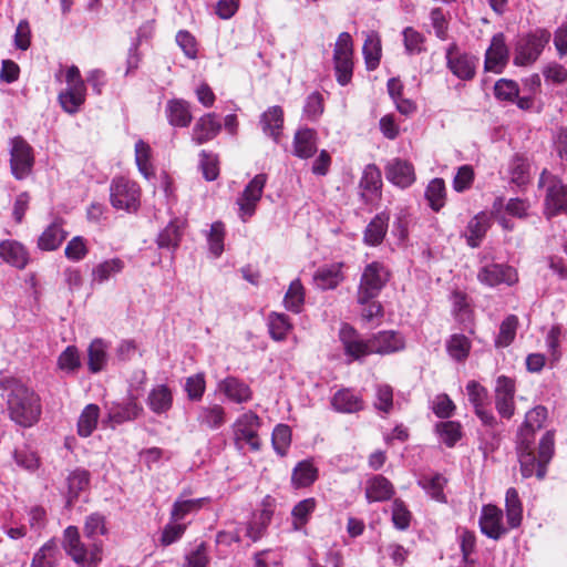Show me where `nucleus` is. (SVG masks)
I'll list each match as a JSON object with an SVG mask.
<instances>
[{
  "label": "nucleus",
  "mask_w": 567,
  "mask_h": 567,
  "mask_svg": "<svg viewBox=\"0 0 567 567\" xmlns=\"http://www.w3.org/2000/svg\"><path fill=\"white\" fill-rule=\"evenodd\" d=\"M449 354L457 360H465L470 353L471 342L463 334H453L446 344Z\"/></svg>",
  "instance_id": "54"
},
{
  "label": "nucleus",
  "mask_w": 567,
  "mask_h": 567,
  "mask_svg": "<svg viewBox=\"0 0 567 567\" xmlns=\"http://www.w3.org/2000/svg\"><path fill=\"white\" fill-rule=\"evenodd\" d=\"M317 478V468L308 461L300 462L293 470L291 482L296 487H307Z\"/></svg>",
  "instance_id": "49"
},
{
  "label": "nucleus",
  "mask_w": 567,
  "mask_h": 567,
  "mask_svg": "<svg viewBox=\"0 0 567 567\" xmlns=\"http://www.w3.org/2000/svg\"><path fill=\"white\" fill-rule=\"evenodd\" d=\"M385 177L392 184L405 188L415 181L414 167L401 158H393L385 166Z\"/></svg>",
  "instance_id": "19"
},
{
  "label": "nucleus",
  "mask_w": 567,
  "mask_h": 567,
  "mask_svg": "<svg viewBox=\"0 0 567 567\" xmlns=\"http://www.w3.org/2000/svg\"><path fill=\"white\" fill-rule=\"evenodd\" d=\"M505 508L508 528H517L523 519V505L518 492L511 487L506 491Z\"/></svg>",
  "instance_id": "36"
},
{
  "label": "nucleus",
  "mask_w": 567,
  "mask_h": 567,
  "mask_svg": "<svg viewBox=\"0 0 567 567\" xmlns=\"http://www.w3.org/2000/svg\"><path fill=\"white\" fill-rule=\"evenodd\" d=\"M125 268V262L121 258H111L97 264L92 269V280L97 284L107 281L112 276L117 275Z\"/></svg>",
  "instance_id": "38"
},
{
  "label": "nucleus",
  "mask_w": 567,
  "mask_h": 567,
  "mask_svg": "<svg viewBox=\"0 0 567 567\" xmlns=\"http://www.w3.org/2000/svg\"><path fill=\"white\" fill-rule=\"evenodd\" d=\"M225 227L223 223L212 224L208 234L209 250L215 257H219L224 251Z\"/></svg>",
  "instance_id": "57"
},
{
  "label": "nucleus",
  "mask_w": 567,
  "mask_h": 567,
  "mask_svg": "<svg viewBox=\"0 0 567 567\" xmlns=\"http://www.w3.org/2000/svg\"><path fill=\"white\" fill-rule=\"evenodd\" d=\"M417 483L433 499L446 502L443 492L446 480L441 474L423 475Z\"/></svg>",
  "instance_id": "45"
},
{
  "label": "nucleus",
  "mask_w": 567,
  "mask_h": 567,
  "mask_svg": "<svg viewBox=\"0 0 567 567\" xmlns=\"http://www.w3.org/2000/svg\"><path fill=\"white\" fill-rule=\"evenodd\" d=\"M352 39L348 32L339 34L334 44L333 62L337 81L340 85H347L352 78Z\"/></svg>",
  "instance_id": "7"
},
{
  "label": "nucleus",
  "mask_w": 567,
  "mask_h": 567,
  "mask_svg": "<svg viewBox=\"0 0 567 567\" xmlns=\"http://www.w3.org/2000/svg\"><path fill=\"white\" fill-rule=\"evenodd\" d=\"M32 147L21 137L11 140L10 165L16 178L27 177L33 166Z\"/></svg>",
  "instance_id": "10"
},
{
  "label": "nucleus",
  "mask_w": 567,
  "mask_h": 567,
  "mask_svg": "<svg viewBox=\"0 0 567 567\" xmlns=\"http://www.w3.org/2000/svg\"><path fill=\"white\" fill-rule=\"evenodd\" d=\"M207 502L208 498L205 497L194 499L177 498L172 507L171 519L175 523L182 520L188 514L198 512Z\"/></svg>",
  "instance_id": "43"
},
{
  "label": "nucleus",
  "mask_w": 567,
  "mask_h": 567,
  "mask_svg": "<svg viewBox=\"0 0 567 567\" xmlns=\"http://www.w3.org/2000/svg\"><path fill=\"white\" fill-rule=\"evenodd\" d=\"M530 439H518L517 450L520 471L524 477L536 475L539 480L546 475V465L554 454V433L547 431L539 442L538 454H535Z\"/></svg>",
  "instance_id": "3"
},
{
  "label": "nucleus",
  "mask_w": 567,
  "mask_h": 567,
  "mask_svg": "<svg viewBox=\"0 0 567 567\" xmlns=\"http://www.w3.org/2000/svg\"><path fill=\"white\" fill-rule=\"evenodd\" d=\"M403 41L409 54H416L423 50L424 37L411 27L403 30Z\"/></svg>",
  "instance_id": "63"
},
{
  "label": "nucleus",
  "mask_w": 567,
  "mask_h": 567,
  "mask_svg": "<svg viewBox=\"0 0 567 567\" xmlns=\"http://www.w3.org/2000/svg\"><path fill=\"white\" fill-rule=\"evenodd\" d=\"M107 344L102 339L93 340L87 349V365L92 373L100 372L107 362Z\"/></svg>",
  "instance_id": "41"
},
{
  "label": "nucleus",
  "mask_w": 567,
  "mask_h": 567,
  "mask_svg": "<svg viewBox=\"0 0 567 567\" xmlns=\"http://www.w3.org/2000/svg\"><path fill=\"white\" fill-rule=\"evenodd\" d=\"M344 353L353 360H359L371 353L370 339L363 341L349 324H343L339 332Z\"/></svg>",
  "instance_id": "17"
},
{
  "label": "nucleus",
  "mask_w": 567,
  "mask_h": 567,
  "mask_svg": "<svg viewBox=\"0 0 567 567\" xmlns=\"http://www.w3.org/2000/svg\"><path fill=\"white\" fill-rule=\"evenodd\" d=\"M90 474L85 470H75L68 476L69 503L89 486Z\"/></svg>",
  "instance_id": "53"
},
{
  "label": "nucleus",
  "mask_w": 567,
  "mask_h": 567,
  "mask_svg": "<svg viewBox=\"0 0 567 567\" xmlns=\"http://www.w3.org/2000/svg\"><path fill=\"white\" fill-rule=\"evenodd\" d=\"M221 130V124L215 113L199 117L192 130V140L202 145L215 138Z\"/></svg>",
  "instance_id": "21"
},
{
  "label": "nucleus",
  "mask_w": 567,
  "mask_h": 567,
  "mask_svg": "<svg viewBox=\"0 0 567 567\" xmlns=\"http://www.w3.org/2000/svg\"><path fill=\"white\" fill-rule=\"evenodd\" d=\"M436 431L441 440L447 445L453 446L461 437V426L453 421L441 422L436 425Z\"/></svg>",
  "instance_id": "58"
},
{
  "label": "nucleus",
  "mask_w": 567,
  "mask_h": 567,
  "mask_svg": "<svg viewBox=\"0 0 567 567\" xmlns=\"http://www.w3.org/2000/svg\"><path fill=\"white\" fill-rule=\"evenodd\" d=\"M99 417L100 408L96 404H87L79 416L78 434L81 437H89L96 429Z\"/></svg>",
  "instance_id": "40"
},
{
  "label": "nucleus",
  "mask_w": 567,
  "mask_h": 567,
  "mask_svg": "<svg viewBox=\"0 0 567 567\" xmlns=\"http://www.w3.org/2000/svg\"><path fill=\"white\" fill-rule=\"evenodd\" d=\"M316 508L315 498H306L300 501L292 509L293 526L296 529H300L307 524L309 516Z\"/></svg>",
  "instance_id": "55"
},
{
  "label": "nucleus",
  "mask_w": 567,
  "mask_h": 567,
  "mask_svg": "<svg viewBox=\"0 0 567 567\" xmlns=\"http://www.w3.org/2000/svg\"><path fill=\"white\" fill-rule=\"evenodd\" d=\"M547 409L538 405L526 413L525 422L519 431L518 439H530L534 441V433L544 426L547 420Z\"/></svg>",
  "instance_id": "33"
},
{
  "label": "nucleus",
  "mask_w": 567,
  "mask_h": 567,
  "mask_svg": "<svg viewBox=\"0 0 567 567\" xmlns=\"http://www.w3.org/2000/svg\"><path fill=\"white\" fill-rule=\"evenodd\" d=\"M61 558L55 539L44 543L33 555L30 567H56Z\"/></svg>",
  "instance_id": "26"
},
{
  "label": "nucleus",
  "mask_w": 567,
  "mask_h": 567,
  "mask_svg": "<svg viewBox=\"0 0 567 567\" xmlns=\"http://www.w3.org/2000/svg\"><path fill=\"white\" fill-rule=\"evenodd\" d=\"M317 152V133L312 128H300L293 138V154L300 158H309Z\"/></svg>",
  "instance_id": "25"
},
{
  "label": "nucleus",
  "mask_w": 567,
  "mask_h": 567,
  "mask_svg": "<svg viewBox=\"0 0 567 567\" xmlns=\"http://www.w3.org/2000/svg\"><path fill=\"white\" fill-rule=\"evenodd\" d=\"M86 87L85 84H80V86H68L64 91H62L58 100L60 102L61 107L69 114L76 113L81 105L85 102Z\"/></svg>",
  "instance_id": "32"
},
{
  "label": "nucleus",
  "mask_w": 567,
  "mask_h": 567,
  "mask_svg": "<svg viewBox=\"0 0 567 567\" xmlns=\"http://www.w3.org/2000/svg\"><path fill=\"white\" fill-rule=\"evenodd\" d=\"M445 183L442 178L432 179L425 190L430 207L439 212L445 204Z\"/></svg>",
  "instance_id": "48"
},
{
  "label": "nucleus",
  "mask_w": 567,
  "mask_h": 567,
  "mask_svg": "<svg viewBox=\"0 0 567 567\" xmlns=\"http://www.w3.org/2000/svg\"><path fill=\"white\" fill-rule=\"evenodd\" d=\"M183 223L171 221L158 235L157 244L161 248H176L182 238Z\"/></svg>",
  "instance_id": "47"
},
{
  "label": "nucleus",
  "mask_w": 567,
  "mask_h": 567,
  "mask_svg": "<svg viewBox=\"0 0 567 567\" xmlns=\"http://www.w3.org/2000/svg\"><path fill=\"white\" fill-rule=\"evenodd\" d=\"M260 420L258 415L251 411L244 413L234 424V434L237 443H246L252 451L260 449V440L258 437V429Z\"/></svg>",
  "instance_id": "12"
},
{
  "label": "nucleus",
  "mask_w": 567,
  "mask_h": 567,
  "mask_svg": "<svg viewBox=\"0 0 567 567\" xmlns=\"http://www.w3.org/2000/svg\"><path fill=\"white\" fill-rule=\"evenodd\" d=\"M267 182L265 174L256 175L245 187L240 196L237 198L239 207V216L243 221H247L255 212L258 202L262 196V192Z\"/></svg>",
  "instance_id": "9"
},
{
  "label": "nucleus",
  "mask_w": 567,
  "mask_h": 567,
  "mask_svg": "<svg viewBox=\"0 0 567 567\" xmlns=\"http://www.w3.org/2000/svg\"><path fill=\"white\" fill-rule=\"evenodd\" d=\"M371 353L389 354L405 347L404 338L395 331H381L370 339Z\"/></svg>",
  "instance_id": "20"
},
{
  "label": "nucleus",
  "mask_w": 567,
  "mask_h": 567,
  "mask_svg": "<svg viewBox=\"0 0 567 567\" xmlns=\"http://www.w3.org/2000/svg\"><path fill=\"white\" fill-rule=\"evenodd\" d=\"M393 494L394 487L386 477L374 475L367 481L365 498L369 503L388 501Z\"/></svg>",
  "instance_id": "23"
},
{
  "label": "nucleus",
  "mask_w": 567,
  "mask_h": 567,
  "mask_svg": "<svg viewBox=\"0 0 567 567\" xmlns=\"http://www.w3.org/2000/svg\"><path fill=\"white\" fill-rule=\"evenodd\" d=\"M489 219L486 214L482 213L472 218L467 225L466 240L472 248L477 247L489 228Z\"/></svg>",
  "instance_id": "39"
},
{
  "label": "nucleus",
  "mask_w": 567,
  "mask_h": 567,
  "mask_svg": "<svg viewBox=\"0 0 567 567\" xmlns=\"http://www.w3.org/2000/svg\"><path fill=\"white\" fill-rule=\"evenodd\" d=\"M151 147L147 143L140 140L135 144V162L141 174L150 178L153 175V166L151 164Z\"/></svg>",
  "instance_id": "51"
},
{
  "label": "nucleus",
  "mask_w": 567,
  "mask_h": 567,
  "mask_svg": "<svg viewBox=\"0 0 567 567\" xmlns=\"http://www.w3.org/2000/svg\"><path fill=\"white\" fill-rule=\"evenodd\" d=\"M477 279L488 287H495L501 284L514 285L518 278L514 268L501 264H491L481 268Z\"/></svg>",
  "instance_id": "16"
},
{
  "label": "nucleus",
  "mask_w": 567,
  "mask_h": 567,
  "mask_svg": "<svg viewBox=\"0 0 567 567\" xmlns=\"http://www.w3.org/2000/svg\"><path fill=\"white\" fill-rule=\"evenodd\" d=\"M518 93V84L512 80L501 79L494 85V94L501 101L515 102Z\"/></svg>",
  "instance_id": "56"
},
{
  "label": "nucleus",
  "mask_w": 567,
  "mask_h": 567,
  "mask_svg": "<svg viewBox=\"0 0 567 567\" xmlns=\"http://www.w3.org/2000/svg\"><path fill=\"white\" fill-rule=\"evenodd\" d=\"M199 156H200L199 166L203 171L204 177L207 181L216 179L219 174L217 156L215 154L208 153L206 151H202Z\"/></svg>",
  "instance_id": "62"
},
{
  "label": "nucleus",
  "mask_w": 567,
  "mask_h": 567,
  "mask_svg": "<svg viewBox=\"0 0 567 567\" xmlns=\"http://www.w3.org/2000/svg\"><path fill=\"white\" fill-rule=\"evenodd\" d=\"M515 383L505 375L496 380L495 386V406L502 417L511 419L515 412Z\"/></svg>",
  "instance_id": "15"
},
{
  "label": "nucleus",
  "mask_w": 567,
  "mask_h": 567,
  "mask_svg": "<svg viewBox=\"0 0 567 567\" xmlns=\"http://www.w3.org/2000/svg\"><path fill=\"white\" fill-rule=\"evenodd\" d=\"M291 442V430L286 424H278L272 432V445L279 455H285Z\"/></svg>",
  "instance_id": "59"
},
{
  "label": "nucleus",
  "mask_w": 567,
  "mask_h": 567,
  "mask_svg": "<svg viewBox=\"0 0 567 567\" xmlns=\"http://www.w3.org/2000/svg\"><path fill=\"white\" fill-rule=\"evenodd\" d=\"M389 217L379 214L372 218L364 230L363 241L369 246L380 245L388 231Z\"/></svg>",
  "instance_id": "34"
},
{
  "label": "nucleus",
  "mask_w": 567,
  "mask_h": 567,
  "mask_svg": "<svg viewBox=\"0 0 567 567\" xmlns=\"http://www.w3.org/2000/svg\"><path fill=\"white\" fill-rule=\"evenodd\" d=\"M539 186L546 187V210L549 215L567 210V186L560 179L544 171L539 177Z\"/></svg>",
  "instance_id": "8"
},
{
  "label": "nucleus",
  "mask_w": 567,
  "mask_h": 567,
  "mask_svg": "<svg viewBox=\"0 0 567 567\" xmlns=\"http://www.w3.org/2000/svg\"><path fill=\"white\" fill-rule=\"evenodd\" d=\"M141 188L134 181L116 177L110 185V200L115 209L135 213L140 207Z\"/></svg>",
  "instance_id": "4"
},
{
  "label": "nucleus",
  "mask_w": 567,
  "mask_h": 567,
  "mask_svg": "<svg viewBox=\"0 0 567 567\" xmlns=\"http://www.w3.org/2000/svg\"><path fill=\"white\" fill-rule=\"evenodd\" d=\"M81 365L80 355L78 349L73 346H69L58 359V367L66 372H73Z\"/></svg>",
  "instance_id": "60"
},
{
  "label": "nucleus",
  "mask_w": 567,
  "mask_h": 567,
  "mask_svg": "<svg viewBox=\"0 0 567 567\" xmlns=\"http://www.w3.org/2000/svg\"><path fill=\"white\" fill-rule=\"evenodd\" d=\"M147 405L155 414H163L171 410L173 405V394L165 384L153 388L147 395Z\"/></svg>",
  "instance_id": "30"
},
{
  "label": "nucleus",
  "mask_w": 567,
  "mask_h": 567,
  "mask_svg": "<svg viewBox=\"0 0 567 567\" xmlns=\"http://www.w3.org/2000/svg\"><path fill=\"white\" fill-rule=\"evenodd\" d=\"M68 233L62 227V220L49 225L38 239V247L44 251L55 250L65 239Z\"/></svg>",
  "instance_id": "29"
},
{
  "label": "nucleus",
  "mask_w": 567,
  "mask_h": 567,
  "mask_svg": "<svg viewBox=\"0 0 567 567\" xmlns=\"http://www.w3.org/2000/svg\"><path fill=\"white\" fill-rule=\"evenodd\" d=\"M411 513L401 499L392 505V522L398 529L404 530L410 526Z\"/></svg>",
  "instance_id": "64"
},
{
  "label": "nucleus",
  "mask_w": 567,
  "mask_h": 567,
  "mask_svg": "<svg viewBox=\"0 0 567 567\" xmlns=\"http://www.w3.org/2000/svg\"><path fill=\"white\" fill-rule=\"evenodd\" d=\"M389 276L383 264L373 261L367 265L358 288V302L364 305L375 298L385 286Z\"/></svg>",
  "instance_id": "5"
},
{
  "label": "nucleus",
  "mask_w": 567,
  "mask_h": 567,
  "mask_svg": "<svg viewBox=\"0 0 567 567\" xmlns=\"http://www.w3.org/2000/svg\"><path fill=\"white\" fill-rule=\"evenodd\" d=\"M305 288L299 279L290 282L288 290L284 297V306L286 310L293 313H300L305 305Z\"/></svg>",
  "instance_id": "42"
},
{
  "label": "nucleus",
  "mask_w": 567,
  "mask_h": 567,
  "mask_svg": "<svg viewBox=\"0 0 567 567\" xmlns=\"http://www.w3.org/2000/svg\"><path fill=\"white\" fill-rule=\"evenodd\" d=\"M225 420L226 413L221 405L200 406L198 410L197 422L207 429L217 430L224 425Z\"/></svg>",
  "instance_id": "35"
},
{
  "label": "nucleus",
  "mask_w": 567,
  "mask_h": 567,
  "mask_svg": "<svg viewBox=\"0 0 567 567\" xmlns=\"http://www.w3.org/2000/svg\"><path fill=\"white\" fill-rule=\"evenodd\" d=\"M503 518V511L499 507L492 504L484 505L480 516L481 532L494 540L501 539L508 532Z\"/></svg>",
  "instance_id": "14"
},
{
  "label": "nucleus",
  "mask_w": 567,
  "mask_h": 567,
  "mask_svg": "<svg viewBox=\"0 0 567 567\" xmlns=\"http://www.w3.org/2000/svg\"><path fill=\"white\" fill-rule=\"evenodd\" d=\"M518 319L514 315L507 316L501 323L498 336L495 340L497 348L508 347L515 339Z\"/></svg>",
  "instance_id": "50"
},
{
  "label": "nucleus",
  "mask_w": 567,
  "mask_h": 567,
  "mask_svg": "<svg viewBox=\"0 0 567 567\" xmlns=\"http://www.w3.org/2000/svg\"><path fill=\"white\" fill-rule=\"evenodd\" d=\"M7 398L10 419L17 424L29 427L38 422L41 415L40 398L16 379L4 378L0 380Z\"/></svg>",
  "instance_id": "2"
},
{
  "label": "nucleus",
  "mask_w": 567,
  "mask_h": 567,
  "mask_svg": "<svg viewBox=\"0 0 567 567\" xmlns=\"http://www.w3.org/2000/svg\"><path fill=\"white\" fill-rule=\"evenodd\" d=\"M106 422L111 423L112 426L134 421L144 412V409L137 401V398L132 394L123 402H113L111 405H106Z\"/></svg>",
  "instance_id": "13"
},
{
  "label": "nucleus",
  "mask_w": 567,
  "mask_h": 567,
  "mask_svg": "<svg viewBox=\"0 0 567 567\" xmlns=\"http://www.w3.org/2000/svg\"><path fill=\"white\" fill-rule=\"evenodd\" d=\"M341 266V264H332L320 267L313 275L316 287L322 290L334 289L343 280Z\"/></svg>",
  "instance_id": "28"
},
{
  "label": "nucleus",
  "mask_w": 567,
  "mask_h": 567,
  "mask_svg": "<svg viewBox=\"0 0 567 567\" xmlns=\"http://www.w3.org/2000/svg\"><path fill=\"white\" fill-rule=\"evenodd\" d=\"M89 249L86 240L81 236L73 237L66 245L64 254L65 257L73 261H80L85 258Z\"/></svg>",
  "instance_id": "61"
},
{
  "label": "nucleus",
  "mask_w": 567,
  "mask_h": 567,
  "mask_svg": "<svg viewBox=\"0 0 567 567\" xmlns=\"http://www.w3.org/2000/svg\"><path fill=\"white\" fill-rule=\"evenodd\" d=\"M362 51L367 69H377L381 58V40L377 33L372 32L367 35Z\"/></svg>",
  "instance_id": "46"
},
{
  "label": "nucleus",
  "mask_w": 567,
  "mask_h": 567,
  "mask_svg": "<svg viewBox=\"0 0 567 567\" xmlns=\"http://www.w3.org/2000/svg\"><path fill=\"white\" fill-rule=\"evenodd\" d=\"M106 533L104 517L94 513L86 517L84 535L92 543L85 545L80 537L78 527L69 526L64 529L62 546L71 559L80 566L94 567L102 560V544L95 537Z\"/></svg>",
  "instance_id": "1"
},
{
  "label": "nucleus",
  "mask_w": 567,
  "mask_h": 567,
  "mask_svg": "<svg viewBox=\"0 0 567 567\" xmlns=\"http://www.w3.org/2000/svg\"><path fill=\"white\" fill-rule=\"evenodd\" d=\"M477 59L465 52H461L455 44L446 50V65L458 79L468 81L475 76Z\"/></svg>",
  "instance_id": "11"
},
{
  "label": "nucleus",
  "mask_w": 567,
  "mask_h": 567,
  "mask_svg": "<svg viewBox=\"0 0 567 567\" xmlns=\"http://www.w3.org/2000/svg\"><path fill=\"white\" fill-rule=\"evenodd\" d=\"M508 61V49L505 44L503 33H497L492 38L491 45L485 54V70L495 73L502 72Z\"/></svg>",
  "instance_id": "18"
},
{
  "label": "nucleus",
  "mask_w": 567,
  "mask_h": 567,
  "mask_svg": "<svg viewBox=\"0 0 567 567\" xmlns=\"http://www.w3.org/2000/svg\"><path fill=\"white\" fill-rule=\"evenodd\" d=\"M0 258L18 269H23L29 262L27 249L16 240L0 243Z\"/></svg>",
  "instance_id": "22"
},
{
  "label": "nucleus",
  "mask_w": 567,
  "mask_h": 567,
  "mask_svg": "<svg viewBox=\"0 0 567 567\" xmlns=\"http://www.w3.org/2000/svg\"><path fill=\"white\" fill-rule=\"evenodd\" d=\"M168 121L174 126L185 127L192 121L189 104L183 100L168 101L166 105Z\"/></svg>",
  "instance_id": "37"
},
{
  "label": "nucleus",
  "mask_w": 567,
  "mask_h": 567,
  "mask_svg": "<svg viewBox=\"0 0 567 567\" xmlns=\"http://www.w3.org/2000/svg\"><path fill=\"white\" fill-rule=\"evenodd\" d=\"M262 132L278 142L284 125V112L278 105L269 107L260 117Z\"/></svg>",
  "instance_id": "31"
},
{
  "label": "nucleus",
  "mask_w": 567,
  "mask_h": 567,
  "mask_svg": "<svg viewBox=\"0 0 567 567\" xmlns=\"http://www.w3.org/2000/svg\"><path fill=\"white\" fill-rule=\"evenodd\" d=\"M332 408L340 413H355L363 410L362 398L350 389L337 391L331 399Z\"/></svg>",
  "instance_id": "24"
},
{
  "label": "nucleus",
  "mask_w": 567,
  "mask_h": 567,
  "mask_svg": "<svg viewBox=\"0 0 567 567\" xmlns=\"http://www.w3.org/2000/svg\"><path fill=\"white\" fill-rule=\"evenodd\" d=\"M219 390L233 402L244 403L251 399L250 388L237 378L228 377L219 383Z\"/></svg>",
  "instance_id": "27"
},
{
  "label": "nucleus",
  "mask_w": 567,
  "mask_h": 567,
  "mask_svg": "<svg viewBox=\"0 0 567 567\" xmlns=\"http://www.w3.org/2000/svg\"><path fill=\"white\" fill-rule=\"evenodd\" d=\"M382 185L381 172L374 164L364 167L360 187L369 193L377 194Z\"/></svg>",
  "instance_id": "52"
},
{
  "label": "nucleus",
  "mask_w": 567,
  "mask_h": 567,
  "mask_svg": "<svg viewBox=\"0 0 567 567\" xmlns=\"http://www.w3.org/2000/svg\"><path fill=\"white\" fill-rule=\"evenodd\" d=\"M549 40L550 32L546 29H537L527 37L520 39L515 49L514 63L516 65H528L534 63Z\"/></svg>",
  "instance_id": "6"
},
{
  "label": "nucleus",
  "mask_w": 567,
  "mask_h": 567,
  "mask_svg": "<svg viewBox=\"0 0 567 567\" xmlns=\"http://www.w3.org/2000/svg\"><path fill=\"white\" fill-rule=\"evenodd\" d=\"M268 328L271 338L276 341H282L292 329L289 317L285 313L270 312L268 316Z\"/></svg>",
  "instance_id": "44"
}]
</instances>
